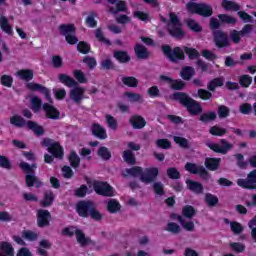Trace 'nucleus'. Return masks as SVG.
<instances>
[{
  "label": "nucleus",
  "instance_id": "26",
  "mask_svg": "<svg viewBox=\"0 0 256 256\" xmlns=\"http://www.w3.org/2000/svg\"><path fill=\"white\" fill-rule=\"evenodd\" d=\"M0 27L7 35H13V28L9 25V20L5 16L0 17Z\"/></svg>",
  "mask_w": 256,
  "mask_h": 256
},
{
  "label": "nucleus",
  "instance_id": "58",
  "mask_svg": "<svg viewBox=\"0 0 256 256\" xmlns=\"http://www.w3.org/2000/svg\"><path fill=\"white\" fill-rule=\"evenodd\" d=\"M1 84L4 87H11L13 85V77L11 75H3L1 77Z\"/></svg>",
  "mask_w": 256,
  "mask_h": 256
},
{
  "label": "nucleus",
  "instance_id": "41",
  "mask_svg": "<svg viewBox=\"0 0 256 256\" xmlns=\"http://www.w3.org/2000/svg\"><path fill=\"white\" fill-rule=\"evenodd\" d=\"M123 159L129 165H135V154L131 150H125L123 153Z\"/></svg>",
  "mask_w": 256,
  "mask_h": 256
},
{
  "label": "nucleus",
  "instance_id": "27",
  "mask_svg": "<svg viewBox=\"0 0 256 256\" xmlns=\"http://www.w3.org/2000/svg\"><path fill=\"white\" fill-rule=\"evenodd\" d=\"M58 79L63 85H66V87H75L77 85V81L66 74H60Z\"/></svg>",
  "mask_w": 256,
  "mask_h": 256
},
{
  "label": "nucleus",
  "instance_id": "20",
  "mask_svg": "<svg viewBox=\"0 0 256 256\" xmlns=\"http://www.w3.org/2000/svg\"><path fill=\"white\" fill-rule=\"evenodd\" d=\"M42 109L46 113V117H48V119H59L60 113L55 106L45 103L43 104Z\"/></svg>",
  "mask_w": 256,
  "mask_h": 256
},
{
  "label": "nucleus",
  "instance_id": "31",
  "mask_svg": "<svg viewBox=\"0 0 256 256\" xmlns=\"http://www.w3.org/2000/svg\"><path fill=\"white\" fill-rule=\"evenodd\" d=\"M15 75L22 81H31L33 79V71L31 70H18Z\"/></svg>",
  "mask_w": 256,
  "mask_h": 256
},
{
  "label": "nucleus",
  "instance_id": "18",
  "mask_svg": "<svg viewBox=\"0 0 256 256\" xmlns=\"http://www.w3.org/2000/svg\"><path fill=\"white\" fill-rule=\"evenodd\" d=\"M111 6H109L110 13H119L123 11H127V4L125 1L121 0H107Z\"/></svg>",
  "mask_w": 256,
  "mask_h": 256
},
{
  "label": "nucleus",
  "instance_id": "10",
  "mask_svg": "<svg viewBox=\"0 0 256 256\" xmlns=\"http://www.w3.org/2000/svg\"><path fill=\"white\" fill-rule=\"evenodd\" d=\"M162 51L166 55V57H168V59H170V61H173L174 63H176V61H181V59H185V54L183 53V50L179 47L171 50V47L163 46Z\"/></svg>",
  "mask_w": 256,
  "mask_h": 256
},
{
  "label": "nucleus",
  "instance_id": "5",
  "mask_svg": "<svg viewBox=\"0 0 256 256\" xmlns=\"http://www.w3.org/2000/svg\"><path fill=\"white\" fill-rule=\"evenodd\" d=\"M187 9L190 13H197L203 17H211L213 15V9L207 4H197L190 2L187 4Z\"/></svg>",
  "mask_w": 256,
  "mask_h": 256
},
{
  "label": "nucleus",
  "instance_id": "45",
  "mask_svg": "<svg viewBox=\"0 0 256 256\" xmlns=\"http://www.w3.org/2000/svg\"><path fill=\"white\" fill-rule=\"evenodd\" d=\"M69 161H70V165H72L74 169H77V167H79V163L81 162V159L79 158L77 153L72 152L69 155Z\"/></svg>",
  "mask_w": 256,
  "mask_h": 256
},
{
  "label": "nucleus",
  "instance_id": "9",
  "mask_svg": "<svg viewBox=\"0 0 256 256\" xmlns=\"http://www.w3.org/2000/svg\"><path fill=\"white\" fill-rule=\"evenodd\" d=\"M42 145H44V147H48V151L53 155V157H56L57 159L63 158V148H61L59 143L53 142V140L47 138L43 140Z\"/></svg>",
  "mask_w": 256,
  "mask_h": 256
},
{
  "label": "nucleus",
  "instance_id": "32",
  "mask_svg": "<svg viewBox=\"0 0 256 256\" xmlns=\"http://www.w3.org/2000/svg\"><path fill=\"white\" fill-rule=\"evenodd\" d=\"M124 97L127 99L129 103H142L143 97L140 94L133 93V92H126Z\"/></svg>",
  "mask_w": 256,
  "mask_h": 256
},
{
  "label": "nucleus",
  "instance_id": "54",
  "mask_svg": "<svg viewBox=\"0 0 256 256\" xmlns=\"http://www.w3.org/2000/svg\"><path fill=\"white\" fill-rule=\"evenodd\" d=\"M90 217L91 219H94V221H101L103 219V214L97 209H95V204L93 205L92 209L90 210Z\"/></svg>",
  "mask_w": 256,
  "mask_h": 256
},
{
  "label": "nucleus",
  "instance_id": "56",
  "mask_svg": "<svg viewBox=\"0 0 256 256\" xmlns=\"http://www.w3.org/2000/svg\"><path fill=\"white\" fill-rule=\"evenodd\" d=\"M229 113H230V110L227 106L222 105L218 108V115L220 119H225L229 117Z\"/></svg>",
  "mask_w": 256,
  "mask_h": 256
},
{
  "label": "nucleus",
  "instance_id": "14",
  "mask_svg": "<svg viewBox=\"0 0 256 256\" xmlns=\"http://www.w3.org/2000/svg\"><path fill=\"white\" fill-rule=\"evenodd\" d=\"M157 175H159V169L158 168H148L145 169L144 171L142 170V175L140 177V181H142V183H153V181H155V179H157Z\"/></svg>",
  "mask_w": 256,
  "mask_h": 256
},
{
  "label": "nucleus",
  "instance_id": "11",
  "mask_svg": "<svg viewBox=\"0 0 256 256\" xmlns=\"http://www.w3.org/2000/svg\"><path fill=\"white\" fill-rule=\"evenodd\" d=\"M185 169L188 171V173H192L193 175H200L202 179H209V174H207V170H205V167L201 165L187 162L185 165Z\"/></svg>",
  "mask_w": 256,
  "mask_h": 256
},
{
  "label": "nucleus",
  "instance_id": "38",
  "mask_svg": "<svg viewBox=\"0 0 256 256\" xmlns=\"http://www.w3.org/2000/svg\"><path fill=\"white\" fill-rule=\"evenodd\" d=\"M114 57L120 63H128V61H130V59H131V57H129V54H127V52H123V51L115 52Z\"/></svg>",
  "mask_w": 256,
  "mask_h": 256
},
{
  "label": "nucleus",
  "instance_id": "39",
  "mask_svg": "<svg viewBox=\"0 0 256 256\" xmlns=\"http://www.w3.org/2000/svg\"><path fill=\"white\" fill-rule=\"evenodd\" d=\"M218 19L221 21V23H227L228 25H235V23H237V19L235 17L227 14H219Z\"/></svg>",
  "mask_w": 256,
  "mask_h": 256
},
{
  "label": "nucleus",
  "instance_id": "62",
  "mask_svg": "<svg viewBox=\"0 0 256 256\" xmlns=\"http://www.w3.org/2000/svg\"><path fill=\"white\" fill-rule=\"evenodd\" d=\"M95 13H90V15L86 18V24L88 27H97V21L95 20Z\"/></svg>",
  "mask_w": 256,
  "mask_h": 256
},
{
  "label": "nucleus",
  "instance_id": "33",
  "mask_svg": "<svg viewBox=\"0 0 256 256\" xmlns=\"http://www.w3.org/2000/svg\"><path fill=\"white\" fill-rule=\"evenodd\" d=\"M180 75L182 79L189 81V79L195 75V69L193 67L186 66L182 68Z\"/></svg>",
  "mask_w": 256,
  "mask_h": 256
},
{
  "label": "nucleus",
  "instance_id": "37",
  "mask_svg": "<svg viewBox=\"0 0 256 256\" xmlns=\"http://www.w3.org/2000/svg\"><path fill=\"white\" fill-rule=\"evenodd\" d=\"M107 209L110 213H117L121 209V204L115 199H110L107 203Z\"/></svg>",
  "mask_w": 256,
  "mask_h": 256
},
{
  "label": "nucleus",
  "instance_id": "19",
  "mask_svg": "<svg viewBox=\"0 0 256 256\" xmlns=\"http://www.w3.org/2000/svg\"><path fill=\"white\" fill-rule=\"evenodd\" d=\"M38 227H47L49 225V219H51V213L48 210H38Z\"/></svg>",
  "mask_w": 256,
  "mask_h": 256
},
{
  "label": "nucleus",
  "instance_id": "36",
  "mask_svg": "<svg viewBox=\"0 0 256 256\" xmlns=\"http://www.w3.org/2000/svg\"><path fill=\"white\" fill-rule=\"evenodd\" d=\"M55 199V195L51 191H46L44 193V199L42 201L43 207H49L52 205L53 201Z\"/></svg>",
  "mask_w": 256,
  "mask_h": 256
},
{
  "label": "nucleus",
  "instance_id": "35",
  "mask_svg": "<svg viewBox=\"0 0 256 256\" xmlns=\"http://www.w3.org/2000/svg\"><path fill=\"white\" fill-rule=\"evenodd\" d=\"M225 83V79L223 77L215 78L208 84L209 91H215L217 87H223V84Z\"/></svg>",
  "mask_w": 256,
  "mask_h": 256
},
{
  "label": "nucleus",
  "instance_id": "40",
  "mask_svg": "<svg viewBox=\"0 0 256 256\" xmlns=\"http://www.w3.org/2000/svg\"><path fill=\"white\" fill-rule=\"evenodd\" d=\"M180 225L185 229V231H195V223L193 221H185L181 216L178 217Z\"/></svg>",
  "mask_w": 256,
  "mask_h": 256
},
{
  "label": "nucleus",
  "instance_id": "12",
  "mask_svg": "<svg viewBox=\"0 0 256 256\" xmlns=\"http://www.w3.org/2000/svg\"><path fill=\"white\" fill-rule=\"evenodd\" d=\"M237 185L243 189H256V170L250 172L247 179H238Z\"/></svg>",
  "mask_w": 256,
  "mask_h": 256
},
{
  "label": "nucleus",
  "instance_id": "21",
  "mask_svg": "<svg viewBox=\"0 0 256 256\" xmlns=\"http://www.w3.org/2000/svg\"><path fill=\"white\" fill-rule=\"evenodd\" d=\"M0 256H15V249H13L11 243H0Z\"/></svg>",
  "mask_w": 256,
  "mask_h": 256
},
{
  "label": "nucleus",
  "instance_id": "47",
  "mask_svg": "<svg viewBox=\"0 0 256 256\" xmlns=\"http://www.w3.org/2000/svg\"><path fill=\"white\" fill-rule=\"evenodd\" d=\"M41 104L42 101L39 97L34 96L31 99V107H32V111H34V113H37V111H39V109H41Z\"/></svg>",
  "mask_w": 256,
  "mask_h": 256
},
{
  "label": "nucleus",
  "instance_id": "51",
  "mask_svg": "<svg viewBox=\"0 0 256 256\" xmlns=\"http://www.w3.org/2000/svg\"><path fill=\"white\" fill-rule=\"evenodd\" d=\"M106 121H107L108 127L112 129V131H117L118 123L115 117L111 115H106Z\"/></svg>",
  "mask_w": 256,
  "mask_h": 256
},
{
  "label": "nucleus",
  "instance_id": "46",
  "mask_svg": "<svg viewBox=\"0 0 256 256\" xmlns=\"http://www.w3.org/2000/svg\"><path fill=\"white\" fill-rule=\"evenodd\" d=\"M166 231L177 235L178 233H181V227L175 222H170L166 227Z\"/></svg>",
  "mask_w": 256,
  "mask_h": 256
},
{
  "label": "nucleus",
  "instance_id": "59",
  "mask_svg": "<svg viewBox=\"0 0 256 256\" xmlns=\"http://www.w3.org/2000/svg\"><path fill=\"white\" fill-rule=\"evenodd\" d=\"M184 217L191 219L195 215V209L192 206H185L182 210Z\"/></svg>",
  "mask_w": 256,
  "mask_h": 256
},
{
  "label": "nucleus",
  "instance_id": "60",
  "mask_svg": "<svg viewBox=\"0 0 256 256\" xmlns=\"http://www.w3.org/2000/svg\"><path fill=\"white\" fill-rule=\"evenodd\" d=\"M206 203L210 205V207H214L216 203H219V198L217 196H214L212 194H206Z\"/></svg>",
  "mask_w": 256,
  "mask_h": 256
},
{
  "label": "nucleus",
  "instance_id": "15",
  "mask_svg": "<svg viewBox=\"0 0 256 256\" xmlns=\"http://www.w3.org/2000/svg\"><path fill=\"white\" fill-rule=\"evenodd\" d=\"M27 87L28 89H30V91H39L40 93H42V95H44L48 103H53V99L51 98V92L43 85L30 82L27 84Z\"/></svg>",
  "mask_w": 256,
  "mask_h": 256
},
{
  "label": "nucleus",
  "instance_id": "22",
  "mask_svg": "<svg viewBox=\"0 0 256 256\" xmlns=\"http://www.w3.org/2000/svg\"><path fill=\"white\" fill-rule=\"evenodd\" d=\"M160 79L162 81H167V83H169L170 87H172V89H183L185 87V83L181 80H172L170 77L165 76V75H161Z\"/></svg>",
  "mask_w": 256,
  "mask_h": 256
},
{
  "label": "nucleus",
  "instance_id": "25",
  "mask_svg": "<svg viewBox=\"0 0 256 256\" xmlns=\"http://www.w3.org/2000/svg\"><path fill=\"white\" fill-rule=\"evenodd\" d=\"M188 189L192 191L193 193L200 194L203 193V185L199 182H195L192 180H187L186 181Z\"/></svg>",
  "mask_w": 256,
  "mask_h": 256
},
{
  "label": "nucleus",
  "instance_id": "57",
  "mask_svg": "<svg viewBox=\"0 0 256 256\" xmlns=\"http://www.w3.org/2000/svg\"><path fill=\"white\" fill-rule=\"evenodd\" d=\"M239 109H240V113H242V115H249V113H251L253 111V106H251V104H249V103H244V104L240 105Z\"/></svg>",
  "mask_w": 256,
  "mask_h": 256
},
{
  "label": "nucleus",
  "instance_id": "44",
  "mask_svg": "<svg viewBox=\"0 0 256 256\" xmlns=\"http://www.w3.org/2000/svg\"><path fill=\"white\" fill-rule=\"evenodd\" d=\"M126 173L128 175H131L132 177H140L141 178V175H143V168L136 166V167H133L130 169H126Z\"/></svg>",
  "mask_w": 256,
  "mask_h": 256
},
{
  "label": "nucleus",
  "instance_id": "29",
  "mask_svg": "<svg viewBox=\"0 0 256 256\" xmlns=\"http://www.w3.org/2000/svg\"><path fill=\"white\" fill-rule=\"evenodd\" d=\"M219 163H221V159L219 158H207L205 161V166L210 171H216V169H219Z\"/></svg>",
  "mask_w": 256,
  "mask_h": 256
},
{
  "label": "nucleus",
  "instance_id": "2",
  "mask_svg": "<svg viewBox=\"0 0 256 256\" xmlns=\"http://www.w3.org/2000/svg\"><path fill=\"white\" fill-rule=\"evenodd\" d=\"M11 125H14V127H25V125L28 127V129H31V131H34L35 135H43L44 131L41 126H39L37 123L33 121L25 122V119L21 117L20 115H14L10 118Z\"/></svg>",
  "mask_w": 256,
  "mask_h": 256
},
{
  "label": "nucleus",
  "instance_id": "43",
  "mask_svg": "<svg viewBox=\"0 0 256 256\" xmlns=\"http://www.w3.org/2000/svg\"><path fill=\"white\" fill-rule=\"evenodd\" d=\"M217 119V114L215 112H207L200 116V121L202 123H209V121H215Z\"/></svg>",
  "mask_w": 256,
  "mask_h": 256
},
{
  "label": "nucleus",
  "instance_id": "61",
  "mask_svg": "<svg viewBox=\"0 0 256 256\" xmlns=\"http://www.w3.org/2000/svg\"><path fill=\"white\" fill-rule=\"evenodd\" d=\"M252 82L253 78H251V76L249 75H243L242 77H240V85H242V87H249Z\"/></svg>",
  "mask_w": 256,
  "mask_h": 256
},
{
  "label": "nucleus",
  "instance_id": "48",
  "mask_svg": "<svg viewBox=\"0 0 256 256\" xmlns=\"http://www.w3.org/2000/svg\"><path fill=\"white\" fill-rule=\"evenodd\" d=\"M187 25L189 29H191V31H194L195 33H199L202 30L201 25H199V23H197V21L193 19L187 20Z\"/></svg>",
  "mask_w": 256,
  "mask_h": 256
},
{
  "label": "nucleus",
  "instance_id": "28",
  "mask_svg": "<svg viewBox=\"0 0 256 256\" xmlns=\"http://www.w3.org/2000/svg\"><path fill=\"white\" fill-rule=\"evenodd\" d=\"M134 51L138 59H147V57H149V52L147 51V48H145V46L141 44H137L134 48Z\"/></svg>",
  "mask_w": 256,
  "mask_h": 256
},
{
  "label": "nucleus",
  "instance_id": "4",
  "mask_svg": "<svg viewBox=\"0 0 256 256\" xmlns=\"http://www.w3.org/2000/svg\"><path fill=\"white\" fill-rule=\"evenodd\" d=\"M168 31L172 37H176L177 39H181L185 36V32L183 31V27L179 18L174 13L170 14V22L168 23Z\"/></svg>",
  "mask_w": 256,
  "mask_h": 256
},
{
  "label": "nucleus",
  "instance_id": "6",
  "mask_svg": "<svg viewBox=\"0 0 256 256\" xmlns=\"http://www.w3.org/2000/svg\"><path fill=\"white\" fill-rule=\"evenodd\" d=\"M61 35H64L69 45H75L79 42L77 36H75V25L73 24H62L59 26Z\"/></svg>",
  "mask_w": 256,
  "mask_h": 256
},
{
  "label": "nucleus",
  "instance_id": "13",
  "mask_svg": "<svg viewBox=\"0 0 256 256\" xmlns=\"http://www.w3.org/2000/svg\"><path fill=\"white\" fill-rule=\"evenodd\" d=\"M69 99L76 105L81 104V101L85 99V88L79 86L72 88L69 92Z\"/></svg>",
  "mask_w": 256,
  "mask_h": 256
},
{
  "label": "nucleus",
  "instance_id": "34",
  "mask_svg": "<svg viewBox=\"0 0 256 256\" xmlns=\"http://www.w3.org/2000/svg\"><path fill=\"white\" fill-rule=\"evenodd\" d=\"M209 133L216 137H223V135H227V129L221 126L215 125L210 128Z\"/></svg>",
  "mask_w": 256,
  "mask_h": 256
},
{
  "label": "nucleus",
  "instance_id": "42",
  "mask_svg": "<svg viewBox=\"0 0 256 256\" xmlns=\"http://www.w3.org/2000/svg\"><path fill=\"white\" fill-rule=\"evenodd\" d=\"M76 239L77 242L80 243L82 246L89 244V238L85 237V234L81 230H76Z\"/></svg>",
  "mask_w": 256,
  "mask_h": 256
},
{
  "label": "nucleus",
  "instance_id": "16",
  "mask_svg": "<svg viewBox=\"0 0 256 256\" xmlns=\"http://www.w3.org/2000/svg\"><path fill=\"white\" fill-rule=\"evenodd\" d=\"M93 202L81 201L77 204L76 209L80 217H88L93 209Z\"/></svg>",
  "mask_w": 256,
  "mask_h": 256
},
{
  "label": "nucleus",
  "instance_id": "3",
  "mask_svg": "<svg viewBox=\"0 0 256 256\" xmlns=\"http://www.w3.org/2000/svg\"><path fill=\"white\" fill-rule=\"evenodd\" d=\"M20 168L25 171V173H28L26 175V185L27 187H41L42 183L39 181V178L33 174L35 169H37V166L35 164L29 165L27 162H21Z\"/></svg>",
  "mask_w": 256,
  "mask_h": 256
},
{
  "label": "nucleus",
  "instance_id": "1",
  "mask_svg": "<svg viewBox=\"0 0 256 256\" xmlns=\"http://www.w3.org/2000/svg\"><path fill=\"white\" fill-rule=\"evenodd\" d=\"M173 99L175 101H179L181 105H184V107L187 108V111H189L191 115H199V113L203 111V109L201 108V105H199L197 101L193 100L191 97H189L185 93H181V92L175 93L173 95Z\"/></svg>",
  "mask_w": 256,
  "mask_h": 256
},
{
  "label": "nucleus",
  "instance_id": "23",
  "mask_svg": "<svg viewBox=\"0 0 256 256\" xmlns=\"http://www.w3.org/2000/svg\"><path fill=\"white\" fill-rule=\"evenodd\" d=\"M91 131L98 139H105L107 137V131L99 124H93Z\"/></svg>",
  "mask_w": 256,
  "mask_h": 256
},
{
  "label": "nucleus",
  "instance_id": "49",
  "mask_svg": "<svg viewBox=\"0 0 256 256\" xmlns=\"http://www.w3.org/2000/svg\"><path fill=\"white\" fill-rule=\"evenodd\" d=\"M98 155L104 161H108V159H111V152H109V149H107V147H100L98 150Z\"/></svg>",
  "mask_w": 256,
  "mask_h": 256
},
{
  "label": "nucleus",
  "instance_id": "24",
  "mask_svg": "<svg viewBox=\"0 0 256 256\" xmlns=\"http://www.w3.org/2000/svg\"><path fill=\"white\" fill-rule=\"evenodd\" d=\"M130 124L132 125L133 129H143L147 122L141 116H132L130 118Z\"/></svg>",
  "mask_w": 256,
  "mask_h": 256
},
{
  "label": "nucleus",
  "instance_id": "7",
  "mask_svg": "<svg viewBox=\"0 0 256 256\" xmlns=\"http://www.w3.org/2000/svg\"><path fill=\"white\" fill-rule=\"evenodd\" d=\"M207 147L214 151L215 153H221L222 155H227L229 151L233 149V144L229 143L225 139H221L219 143L209 142Z\"/></svg>",
  "mask_w": 256,
  "mask_h": 256
},
{
  "label": "nucleus",
  "instance_id": "8",
  "mask_svg": "<svg viewBox=\"0 0 256 256\" xmlns=\"http://www.w3.org/2000/svg\"><path fill=\"white\" fill-rule=\"evenodd\" d=\"M93 189L97 195H103L104 197H115V190L107 182H94Z\"/></svg>",
  "mask_w": 256,
  "mask_h": 256
},
{
  "label": "nucleus",
  "instance_id": "30",
  "mask_svg": "<svg viewBox=\"0 0 256 256\" xmlns=\"http://www.w3.org/2000/svg\"><path fill=\"white\" fill-rule=\"evenodd\" d=\"M222 7L225 9V11H239V9H241V6H239L237 2L229 0H223Z\"/></svg>",
  "mask_w": 256,
  "mask_h": 256
},
{
  "label": "nucleus",
  "instance_id": "63",
  "mask_svg": "<svg viewBox=\"0 0 256 256\" xmlns=\"http://www.w3.org/2000/svg\"><path fill=\"white\" fill-rule=\"evenodd\" d=\"M241 32L237 31V30H232L230 32V39L233 41V43H239V41H241Z\"/></svg>",
  "mask_w": 256,
  "mask_h": 256
},
{
  "label": "nucleus",
  "instance_id": "17",
  "mask_svg": "<svg viewBox=\"0 0 256 256\" xmlns=\"http://www.w3.org/2000/svg\"><path fill=\"white\" fill-rule=\"evenodd\" d=\"M214 43L217 47H229V37L222 31H215Z\"/></svg>",
  "mask_w": 256,
  "mask_h": 256
},
{
  "label": "nucleus",
  "instance_id": "50",
  "mask_svg": "<svg viewBox=\"0 0 256 256\" xmlns=\"http://www.w3.org/2000/svg\"><path fill=\"white\" fill-rule=\"evenodd\" d=\"M122 82L127 87H137L139 81L135 77H124L122 78Z\"/></svg>",
  "mask_w": 256,
  "mask_h": 256
},
{
  "label": "nucleus",
  "instance_id": "52",
  "mask_svg": "<svg viewBox=\"0 0 256 256\" xmlns=\"http://www.w3.org/2000/svg\"><path fill=\"white\" fill-rule=\"evenodd\" d=\"M184 52L188 55L189 59H197L199 57V51L195 48L184 47Z\"/></svg>",
  "mask_w": 256,
  "mask_h": 256
},
{
  "label": "nucleus",
  "instance_id": "55",
  "mask_svg": "<svg viewBox=\"0 0 256 256\" xmlns=\"http://www.w3.org/2000/svg\"><path fill=\"white\" fill-rule=\"evenodd\" d=\"M22 237H24V239H27L28 241H36L39 235L33 231L28 230L22 233Z\"/></svg>",
  "mask_w": 256,
  "mask_h": 256
},
{
  "label": "nucleus",
  "instance_id": "64",
  "mask_svg": "<svg viewBox=\"0 0 256 256\" xmlns=\"http://www.w3.org/2000/svg\"><path fill=\"white\" fill-rule=\"evenodd\" d=\"M167 175L170 179H179L180 173L177 171V168H168Z\"/></svg>",
  "mask_w": 256,
  "mask_h": 256
},
{
  "label": "nucleus",
  "instance_id": "53",
  "mask_svg": "<svg viewBox=\"0 0 256 256\" xmlns=\"http://www.w3.org/2000/svg\"><path fill=\"white\" fill-rule=\"evenodd\" d=\"M173 139L179 147H182L183 149H187V147H189V141H187V139L181 136H174Z\"/></svg>",
  "mask_w": 256,
  "mask_h": 256
}]
</instances>
